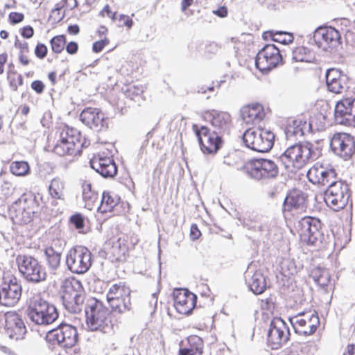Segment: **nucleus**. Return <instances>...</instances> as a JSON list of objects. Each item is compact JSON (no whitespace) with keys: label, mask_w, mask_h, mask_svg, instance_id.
<instances>
[{"label":"nucleus","mask_w":355,"mask_h":355,"mask_svg":"<svg viewBox=\"0 0 355 355\" xmlns=\"http://www.w3.org/2000/svg\"><path fill=\"white\" fill-rule=\"evenodd\" d=\"M320 155L321 149L311 143L295 144L284 151L280 156V160L288 173H296Z\"/></svg>","instance_id":"1"},{"label":"nucleus","mask_w":355,"mask_h":355,"mask_svg":"<svg viewBox=\"0 0 355 355\" xmlns=\"http://www.w3.org/2000/svg\"><path fill=\"white\" fill-rule=\"evenodd\" d=\"M85 312V324L88 331L107 333L111 329V311L101 301L94 297L89 299Z\"/></svg>","instance_id":"2"},{"label":"nucleus","mask_w":355,"mask_h":355,"mask_svg":"<svg viewBox=\"0 0 355 355\" xmlns=\"http://www.w3.org/2000/svg\"><path fill=\"white\" fill-rule=\"evenodd\" d=\"M56 143L52 152L60 157H74L80 154L83 146L80 132L73 127L64 125L58 130Z\"/></svg>","instance_id":"3"},{"label":"nucleus","mask_w":355,"mask_h":355,"mask_svg":"<svg viewBox=\"0 0 355 355\" xmlns=\"http://www.w3.org/2000/svg\"><path fill=\"white\" fill-rule=\"evenodd\" d=\"M322 226V224L318 218L305 216L297 220L296 225L290 230L293 235L299 237L302 244L318 246L324 240Z\"/></svg>","instance_id":"4"},{"label":"nucleus","mask_w":355,"mask_h":355,"mask_svg":"<svg viewBox=\"0 0 355 355\" xmlns=\"http://www.w3.org/2000/svg\"><path fill=\"white\" fill-rule=\"evenodd\" d=\"M28 315L37 324H49L58 317L56 308L40 295L33 296L28 306Z\"/></svg>","instance_id":"5"},{"label":"nucleus","mask_w":355,"mask_h":355,"mask_svg":"<svg viewBox=\"0 0 355 355\" xmlns=\"http://www.w3.org/2000/svg\"><path fill=\"white\" fill-rule=\"evenodd\" d=\"M62 288V298L66 309L71 313H80L84 302V295L80 293L83 290L81 282L75 277L67 278Z\"/></svg>","instance_id":"6"},{"label":"nucleus","mask_w":355,"mask_h":355,"mask_svg":"<svg viewBox=\"0 0 355 355\" xmlns=\"http://www.w3.org/2000/svg\"><path fill=\"white\" fill-rule=\"evenodd\" d=\"M243 139L247 147L253 150L265 153L273 146L274 133L266 128L248 129L243 135Z\"/></svg>","instance_id":"7"},{"label":"nucleus","mask_w":355,"mask_h":355,"mask_svg":"<svg viewBox=\"0 0 355 355\" xmlns=\"http://www.w3.org/2000/svg\"><path fill=\"white\" fill-rule=\"evenodd\" d=\"M39 205L33 196L24 197L16 202L10 209V215L14 223L27 224L33 220Z\"/></svg>","instance_id":"8"},{"label":"nucleus","mask_w":355,"mask_h":355,"mask_svg":"<svg viewBox=\"0 0 355 355\" xmlns=\"http://www.w3.org/2000/svg\"><path fill=\"white\" fill-rule=\"evenodd\" d=\"M17 263L19 272L26 281L39 283L46 280L47 274L45 268L35 258L27 255H19Z\"/></svg>","instance_id":"9"},{"label":"nucleus","mask_w":355,"mask_h":355,"mask_svg":"<svg viewBox=\"0 0 355 355\" xmlns=\"http://www.w3.org/2000/svg\"><path fill=\"white\" fill-rule=\"evenodd\" d=\"M193 130L198 138L202 152L206 155H214L221 148L223 144V135L218 132L211 131L208 127L193 125Z\"/></svg>","instance_id":"10"},{"label":"nucleus","mask_w":355,"mask_h":355,"mask_svg":"<svg viewBox=\"0 0 355 355\" xmlns=\"http://www.w3.org/2000/svg\"><path fill=\"white\" fill-rule=\"evenodd\" d=\"M350 197L349 185L344 181L332 182L325 192L324 201L334 211L344 209Z\"/></svg>","instance_id":"11"},{"label":"nucleus","mask_w":355,"mask_h":355,"mask_svg":"<svg viewBox=\"0 0 355 355\" xmlns=\"http://www.w3.org/2000/svg\"><path fill=\"white\" fill-rule=\"evenodd\" d=\"M92 263V253L85 247L75 246L67 252L66 264L73 273L83 274L91 267Z\"/></svg>","instance_id":"12"},{"label":"nucleus","mask_w":355,"mask_h":355,"mask_svg":"<svg viewBox=\"0 0 355 355\" xmlns=\"http://www.w3.org/2000/svg\"><path fill=\"white\" fill-rule=\"evenodd\" d=\"M289 321L295 331L303 336L313 334L320 324L318 314L314 309L300 312L290 317Z\"/></svg>","instance_id":"13"},{"label":"nucleus","mask_w":355,"mask_h":355,"mask_svg":"<svg viewBox=\"0 0 355 355\" xmlns=\"http://www.w3.org/2000/svg\"><path fill=\"white\" fill-rule=\"evenodd\" d=\"M283 64L280 51L274 44L265 45L256 55V67L263 73H267Z\"/></svg>","instance_id":"14"},{"label":"nucleus","mask_w":355,"mask_h":355,"mask_svg":"<svg viewBox=\"0 0 355 355\" xmlns=\"http://www.w3.org/2000/svg\"><path fill=\"white\" fill-rule=\"evenodd\" d=\"M130 289L125 282L113 284L107 293L110 306L119 313L128 311L130 307Z\"/></svg>","instance_id":"15"},{"label":"nucleus","mask_w":355,"mask_h":355,"mask_svg":"<svg viewBox=\"0 0 355 355\" xmlns=\"http://www.w3.org/2000/svg\"><path fill=\"white\" fill-rule=\"evenodd\" d=\"M4 334L10 339L21 340L26 334V327L21 315L16 311H7L0 315Z\"/></svg>","instance_id":"16"},{"label":"nucleus","mask_w":355,"mask_h":355,"mask_svg":"<svg viewBox=\"0 0 355 355\" xmlns=\"http://www.w3.org/2000/svg\"><path fill=\"white\" fill-rule=\"evenodd\" d=\"M244 168L251 178L257 180L274 178L278 174L277 164L267 159H251L245 164Z\"/></svg>","instance_id":"17"},{"label":"nucleus","mask_w":355,"mask_h":355,"mask_svg":"<svg viewBox=\"0 0 355 355\" xmlns=\"http://www.w3.org/2000/svg\"><path fill=\"white\" fill-rule=\"evenodd\" d=\"M46 341L54 345L70 347L75 345L78 341V332L76 327L62 324L58 327L49 331L46 336Z\"/></svg>","instance_id":"18"},{"label":"nucleus","mask_w":355,"mask_h":355,"mask_svg":"<svg viewBox=\"0 0 355 355\" xmlns=\"http://www.w3.org/2000/svg\"><path fill=\"white\" fill-rule=\"evenodd\" d=\"M289 336V329L286 323L281 318H274L268 334V345L272 349H278L288 340Z\"/></svg>","instance_id":"19"},{"label":"nucleus","mask_w":355,"mask_h":355,"mask_svg":"<svg viewBox=\"0 0 355 355\" xmlns=\"http://www.w3.org/2000/svg\"><path fill=\"white\" fill-rule=\"evenodd\" d=\"M330 147L336 155L347 160L355 153V140L348 133L336 132L331 137Z\"/></svg>","instance_id":"20"},{"label":"nucleus","mask_w":355,"mask_h":355,"mask_svg":"<svg viewBox=\"0 0 355 355\" xmlns=\"http://www.w3.org/2000/svg\"><path fill=\"white\" fill-rule=\"evenodd\" d=\"M107 243L111 245V254L116 261H125L129 252L134 249L135 243L128 234L117 231L110 238Z\"/></svg>","instance_id":"21"},{"label":"nucleus","mask_w":355,"mask_h":355,"mask_svg":"<svg viewBox=\"0 0 355 355\" xmlns=\"http://www.w3.org/2000/svg\"><path fill=\"white\" fill-rule=\"evenodd\" d=\"M203 119L209 123L215 131L221 135L229 134L232 126V119L227 112L215 109L207 110L202 113Z\"/></svg>","instance_id":"22"},{"label":"nucleus","mask_w":355,"mask_h":355,"mask_svg":"<svg viewBox=\"0 0 355 355\" xmlns=\"http://www.w3.org/2000/svg\"><path fill=\"white\" fill-rule=\"evenodd\" d=\"M336 120L342 125L355 127V98L343 97L335 106Z\"/></svg>","instance_id":"23"},{"label":"nucleus","mask_w":355,"mask_h":355,"mask_svg":"<svg viewBox=\"0 0 355 355\" xmlns=\"http://www.w3.org/2000/svg\"><path fill=\"white\" fill-rule=\"evenodd\" d=\"M173 306L178 313L189 315L196 306L197 297L186 288H175L173 293Z\"/></svg>","instance_id":"24"},{"label":"nucleus","mask_w":355,"mask_h":355,"mask_svg":"<svg viewBox=\"0 0 355 355\" xmlns=\"http://www.w3.org/2000/svg\"><path fill=\"white\" fill-rule=\"evenodd\" d=\"M80 119L87 127L96 131H102L108 127L107 118L97 107H85L80 114Z\"/></svg>","instance_id":"25"},{"label":"nucleus","mask_w":355,"mask_h":355,"mask_svg":"<svg viewBox=\"0 0 355 355\" xmlns=\"http://www.w3.org/2000/svg\"><path fill=\"white\" fill-rule=\"evenodd\" d=\"M318 46L324 50L336 46L340 40V34L332 26H320L314 33Z\"/></svg>","instance_id":"26"},{"label":"nucleus","mask_w":355,"mask_h":355,"mask_svg":"<svg viewBox=\"0 0 355 355\" xmlns=\"http://www.w3.org/2000/svg\"><path fill=\"white\" fill-rule=\"evenodd\" d=\"M98 211L102 214L112 213L113 215H121L125 213V207L119 196L112 191H105L102 193Z\"/></svg>","instance_id":"27"},{"label":"nucleus","mask_w":355,"mask_h":355,"mask_svg":"<svg viewBox=\"0 0 355 355\" xmlns=\"http://www.w3.org/2000/svg\"><path fill=\"white\" fill-rule=\"evenodd\" d=\"M91 167L105 178H113L117 173V167L111 156L101 153L94 155L90 159Z\"/></svg>","instance_id":"28"},{"label":"nucleus","mask_w":355,"mask_h":355,"mask_svg":"<svg viewBox=\"0 0 355 355\" xmlns=\"http://www.w3.org/2000/svg\"><path fill=\"white\" fill-rule=\"evenodd\" d=\"M306 176L313 184L324 186L336 178V173L334 169L328 168L317 162L309 169Z\"/></svg>","instance_id":"29"},{"label":"nucleus","mask_w":355,"mask_h":355,"mask_svg":"<svg viewBox=\"0 0 355 355\" xmlns=\"http://www.w3.org/2000/svg\"><path fill=\"white\" fill-rule=\"evenodd\" d=\"M241 117L247 124H255L261 121L266 116L263 106L253 103L243 106L241 110Z\"/></svg>","instance_id":"30"},{"label":"nucleus","mask_w":355,"mask_h":355,"mask_svg":"<svg viewBox=\"0 0 355 355\" xmlns=\"http://www.w3.org/2000/svg\"><path fill=\"white\" fill-rule=\"evenodd\" d=\"M309 127L306 116L300 114L286 120L285 132L287 137L302 136L304 134V130Z\"/></svg>","instance_id":"31"},{"label":"nucleus","mask_w":355,"mask_h":355,"mask_svg":"<svg viewBox=\"0 0 355 355\" xmlns=\"http://www.w3.org/2000/svg\"><path fill=\"white\" fill-rule=\"evenodd\" d=\"M326 83L329 92L334 94H341L344 90L345 80L342 71L332 68L327 71Z\"/></svg>","instance_id":"32"},{"label":"nucleus","mask_w":355,"mask_h":355,"mask_svg":"<svg viewBox=\"0 0 355 355\" xmlns=\"http://www.w3.org/2000/svg\"><path fill=\"white\" fill-rule=\"evenodd\" d=\"M204 343L202 339L196 335H191L187 339V345H182L178 355H202Z\"/></svg>","instance_id":"33"},{"label":"nucleus","mask_w":355,"mask_h":355,"mask_svg":"<svg viewBox=\"0 0 355 355\" xmlns=\"http://www.w3.org/2000/svg\"><path fill=\"white\" fill-rule=\"evenodd\" d=\"M21 295V285L6 286L0 291V303L6 306H12Z\"/></svg>","instance_id":"34"},{"label":"nucleus","mask_w":355,"mask_h":355,"mask_svg":"<svg viewBox=\"0 0 355 355\" xmlns=\"http://www.w3.org/2000/svg\"><path fill=\"white\" fill-rule=\"evenodd\" d=\"M82 197L85 202V207L89 210H92L96 207L98 200V193L92 184L89 180H83L81 183Z\"/></svg>","instance_id":"35"},{"label":"nucleus","mask_w":355,"mask_h":355,"mask_svg":"<svg viewBox=\"0 0 355 355\" xmlns=\"http://www.w3.org/2000/svg\"><path fill=\"white\" fill-rule=\"evenodd\" d=\"M313 45L298 46L293 51V60L295 62L313 63L316 61V53L313 49Z\"/></svg>","instance_id":"36"},{"label":"nucleus","mask_w":355,"mask_h":355,"mask_svg":"<svg viewBox=\"0 0 355 355\" xmlns=\"http://www.w3.org/2000/svg\"><path fill=\"white\" fill-rule=\"evenodd\" d=\"M283 204L306 210L307 198L301 191L293 189L287 193Z\"/></svg>","instance_id":"37"},{"label":"nucleus","mask_w":355,"mask_h":355,"mask_svg":"<svg viewBox=\"0 0 355 355\" xmlns=\"http://www.w3.org/2000/svg\"><path fill=\"white\" fill-rule=\"evenodd\" d=\"M306 209L297 208L289 205H282V215L287 227L291 229L296 225L300 216L306 212Z\"/></svg>","instance_id":"38"},{"label":"nucleus","mask_w":355,"mask_h":355,"mask_svg":"<svg viewBox=\"0 0 355 355\" xmlns=\"http://www.w3.org/2000/svg\"><path fill=\"white\" fill-rule=\"evenodd\" d=\"M249 287L255 295H260L266 290V279L261 272H254L249 282Z\"/></svg>","instance_id":"39"},{"label":"nucleus","mask_w":355,"mask_h":355,"mask_svg":"<svg viewBox=\"0 0 355 355\" xmlns=\"http://www.w3.org/2000/svg\"><path fill=\"white\" fill-rule=\"evenodd\" d=\"M263 36L265 39L270 38L272 41L282 44H289L294 40L292 33L284 31H268L264 32Z\"/></svg>","instance_id":"40"},{"label":"nucleus","mask_w":355,"mask_h":355,"mask_svg":"<svg viewBox=\"0 0 355 355\" xmlns=\"http://www.w3.org/2000/svg\"><path fill=\"white\" fill-rule=\"evenodd\" d=\"M49 193L55 200L64 199V182L60 178L51 180L49 186Z\"/></svg>","instance_id":"41"},{"label":"nucleus","mask_w":355,"mask_h":355,"mask_svg":"<svg viewBox=\"0 0 355 355\" xmlns=\"http://www.w3.org/2000/svg\"><path fill=\"white\" fill-rule=\"evenodd\" d=\"M6 79L10 89L13 92H17L19 87L24 84L22 76L18 73L14 66L9 67L7 71Z\"/></svg>","instance_id":"42"},{"label":"nucleus","mask_w":355,"mask_h":355,"mask_svg":"<svg viewBox=\"0 0 355 355\" xmlns=\"http://www.w3.org/2000/svg\"><path fill=\"white\" fill-rule=\"evenodd\" d=\"M44 254L48 267L53 270H57L61 263V253L55 251L52 246L45 248Z\"/></svg>","instance_id":"43"},{"label":"nucleus","mask_w":355,"mask_h":355,"mask_svg":"<svg viewBox=\"0 0 355 355\" xmlns=\"http://www.w3.org/2000/svg\"><path fill=\"white\" fill-rule=\"evenodd\" d=\"M15 47L19 50L18 60L21 65L26 67L31 64V60L26 55L30 51V47L27 42L16 40Z\"/></svg>","instance_id":"44"},{"label":"nucleus","mask_w":355,"mask_h":355,"mask_svg":"<svg viewBox=\"0 0 355 355\" xmlns=\"http://www.w3.org/2000/svg\"><path fill=\"white\" fill-rule=\"evenodd\" d=\"M145 87L143 85H129L125 90L127 98L135 101L144 100V92Z\"/></svg>","instance_id":"45"},{"label":"nucleus","mask_w":355,"mask_h":355,"mask_svg":"<svg viewBox=\"0 0 355 355\" xmlns=\"http://www.w3.org/2000/svg\"><path fill=\"white\" fill-rule=\"evenodd\" d=\"M312 275L315 282L322 287L327 286L331 282L330 274L324 268H315L313 270Z\"/></svg>","instance_id":"46"},{"label":"nucleus","mask_w":355,"mask_h":355,"mask_svg":"<svg viewBox=\"0 0 355 355\" xmlns=\"http://www.w3.org/2000/svg\"><path fill=\"white\" fill-rule=\"evenodd\" d=\"M67 43V37L64 35H58L53 37L49 44L51 51L55 54H60L64 49Z\"/></svg>","instance_id":"47"},{"label":"nucleus","mask_w":355,"mask_h":355,"mask_svg":"<svg viewBox=\"0 0 355 355\" xmlns=\"http://www.w3.org/2000/svg\"><path fill=\"white\" fill-rule=\"evenodd\" d=\"M29 165L24 161H15L11 163L10 171L16 176H24L29 173Z\"/></svg>","instance_id":"48"},{"label":"nucleus","mask_w":355,"mask_h":355,"mask_svg":"<svg viewBox=\"0 0 355 355\" xmlns=\"http://www.w3.org/2000/svg\"><path fill=\"white\" fill-rule=\"evenodd\" d=\"M69 221L76 229L79 230V232H81L80 230H83L85 227V218L81 214L76 213L72 215Z\"/></svg>","instance_id":"49"},{"label":"nucleus","mask_w":355,"mask_h":355,"mask_svg":"<svg viewBox=\"0 0 355 355\" xmlns=\"http://www.w3.org/2000/svg\"><path fill=\"white\" fill-rule=\"evenodd\" d=\"M48 52V47L45 44L40 42L36 44L34 49V53L37 58L39 60L44 59L46 57Z\"/></svg>","instance_id":"50"},{"label":"nucleus","mask_w":355,"mask_h":355,"mask_svg":"<svg viewBox=\"0 0 355 355\" xmlns=\"http://www.w3.org/2000/svg\"><path fill=\"white\" fill-rule=\"evenodd\" d=\"M239 160V156L236 153H229L223 157V163L229 166H236Z\"/></svg>","instance_id":"51"},{"label":"nucleus","mask_w":355,"mask_h":355,"mask_svg":"<svg viewBox=\"0 0 355 355\" xmlns=\"http://www.w3.org/2000/svg\"><path fill=\"white\" fill-rule=\"evenodd\" d=\"M116 21L119 23V26L121 27H126L130 29L133 26V21L132 18L126 15H119L117 16Z\"/></svg>","instance_id":"52"},{"label":"nucleus","mask_w":355,"mask_h":355,"mask_svg":"<svg viewBox=\"0 0 355 355\" xmlns=\"http://www.w3.org/2000/svg\"><path fill=\"white\" fill-rule=\"evenodd\" d=\"M58 355H81L80 348L76 345L69 347H62Z\"/></svg>","instance_id":"53"},{"label":"nucleus","mask_w":355,"mask_h":355,"mask_svg":"<svg viewBox=\"0 0 355 355\" xmlns=\"http://www.w3.org/2000/svg\"><path fill=\"white\" fill-rule=\"evenodd\" d=\"M8 19L10 24L15 25L24 21V15L21 12H11L8 15Z\"/></svg>","instance_id":"54"},{"label":"nucleus","mask_w":355,"mask_h":355,"mask_svg":"<svg viewBox=\"0 0 355 355\" xmlns=\"http://www.w3.org/2000/svg\"><path fill=\"white\" fill-rule=\"evenodd\" d=\"M110 44V40L107 37L93 43L92 51L94 53H100L107 45Z\"/></svg>","instance_id":"55"},{"label":"nucleus","mask_w":355,"mask_h":355,"mask_svg":"<svg viewBox=\"0 0 355 355\" xmlns=\"http://www.w3.org/2000/svg\"><path fill=\"white\" fill-rule=\"evenodd\" d=\"M100 15L102 17H107L110 18L113 21H116L117 13L113 12L109 5H105L100 12Z\"/></svg>","instance_id":"56"},{"label":"nucleus","mask_w":355,"mask_h":355,"mask_svg":"<svg viewBox=\"0 0 355 355\" xmlns=\"http://www.w3.org/2000/svg\"><path fill=\"white\" fill-rule=\"evenodd\" d=\"M62 6L57 4L55 8L52 10L51 17L53 19L54 21H59L64 17V12H62Z\"/></svg>","instance_id":"57"},{"label":"nucleus","mask_w":355,"mask_h":355,"mask_svg":"<svg viewBox=\"0 0 355 355\" xmlns=\"http://www.w3.org/2000/svg\"><path fill=\"white\" fill-rule=\"evenodd\" d=\"M19 33L22 37L30 39L33 36L35 31L31 26L27 25L20 28Z\"/></svg>","instance_id":"58"},{"label":"nucleus","mask_w":355,"mask_h":355,"mask_svg":"<svg viewBox=\"0 0 355 355\" xmlns=\"http://www.w3.org/2000/svg\"><path fill=\"white\" fill-rule=\"evenodd\" d=\"M31 89L34 90L37 94H42L45 89V85L42 80H36L31 83Z\"/></svg>","instance_id":"59"},{"label":"nucleus","mask_w":355,"mask_h":355,"mask_svg":"<svg viewBox=\"0 0 355 355\" xmlns=\"http://www.w3.org/2000/svg\"><path fill=\"white\" fill-rule=\"evenodd\" d=\"M64 49H66V51L67 52V53H69L70 55H74V54L77 53L79 47H78V44L77 42L71 41L67 44L66 43V46H65Z\"/></svg>","instance_id":"60"},{"label":"nucleus","mask_w":355,"mask_h":355,"mask_svg":"<svg viewBox=\"0 0 355 355\" xmlns=\"http://www.w3.org/2000/svg\"><path fill=\"white\" fill-rule=\"evenodd\" d=\"M201 236V232L196 224H192L190 228V237L193 241L198 239Z\"/></svg>","instance_id":"61"},{"label":"nucleus","mask_w":355,"mask_h":355,"mask_svg":"<svg viewBox=\"0 0 355 355\" xmlns=\"http://www.w3.org/2000/svg\"><path fill=\"white\" fill-rule=\"evenodd\" d=\"M8 54L6 52L0 53V75L4 72V67L8 61Z\"/></svg>","instance_id":"62"},{"label":"nucleus","mask_w":355,"mask_h":355,"mask_svg":"<svg viewBox=\"0 0 355 355\" xmlns=\"http://www.w3.org/2000/svg\"><path fill=\"white\" fill-rule=\"evenodd\" d=\"M214 91V86H209V85H198L197 87V92L200 94H206L208 92H212Z\"/></svg>","instance_id":"63"},{"label":"nucleus","mask_w":355,"mask_h":355,"mask_svg":"<svg viewBox=\"0 0 355 355\" xmlns=\"http://www.w3.org/2000/svg\"><path fill=\"white\" fill-rule=\"evenodd\" d=\"M63 1L62 6L66 10H72L77 6L76 0H63Z\"/></svg>","instance_id":"64"}]
</instances>
